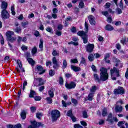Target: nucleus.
<instances>
[{"label": "nucleus", "mask_w": 128, "mask_h": 128, "mask_svg": "<svg viewBox=\"0 0 128 128\" xmlns=\"http://www.w3.org/2000/svg\"><path fill=\"white\" fill-rule=\"evenodd\" d=\"M51 116L53 122H56L60 116V112L58 110H52L51 112Z\"/></svg>", "instance_id": "obj_2"}, {"label": "nucleus", "mask_w": 128, "mask_h": 128, "mask_svg": "<svg viewBox=\"0 0 128 128\" xmlns=\"http://www.w3.org/2000/svg\"><path fill=\"white\" fill-rule=\"evenodd\" d=\"M37 52L38 49L36 48V47L34 46L32 50V56H34V54H36Z\"/></svg>", "instance_id": "obj_28"}, {"label": "nucleus", "mask_w": 128, "mask_h": 128, "mask_svg": "<svg viewBox=\"0 0 128 128\" xmlns=\"http://www.w3.org/2000/svg\"><path fill=\"white\" fill-rule=\"evenodd\" d=\"M89 22L92 26L96 25V18L92 15H90L88 16Z\"/></svg>", "instance_id": "obj_12"}, {"label": "nucleus", "mask_w": 128, "mask_h": 128, "mask_svg": "<svg viewBox=\"0 0 128 128\" xmlns=\"http://www.w3.org/2000/svg\"><path fill=\"white\" fill-rule=\"evenodd\" d=\"M14 128H22V124H18L14 126Z\"/></svg>", "instance_id": "obj_53"}, {"label": "nucleus", "mask_w": 128, "mask_h": 128, "mask_svg": "<svg viewBox=\"0 0 128 128\" xmlns=\"http://www.w3.org/2000/svg\"><path fill=\"white\" fill-rule=\"evenodd\" d=\"M76 86V84L74 82H72L70 83L66 82L65 84V86L68 90H72V88H74Z\"/></svg>", "instance_id": "obj_9"}, {"label": "nucleus", "mask_w": 128, "mask_h": 128, "mask_svg": "<svg viewBox=\"0 0 128 128\" xmlns=\"http://www.w3.org/2000/svg\"><path fill=\"white\" fill-rule=\"evenodd\" d=\"M106 114H108V110H106V108H104L102 112V116H106Z\"/></svg>", "instance_id": "obj_34"}, {"label": "nucleus", "mask_w": 128, "mask_h": 128, "mask_svg": "<svg viewBox=\"0 0 128 128\" xmlns=\"http://www.w3.org/2000/svg\"><path fill=\"white\" fill-rule=\"evenodd\" d=\"M106 122H108L109 124H114V120L112 119V114L110 113L108 116Z\"/></svg>", "instance_id": "obj_14"}, {"label": "nucleus", "mask_w": 128, "mask_h": 128, "mask_svg": "<svg viewBox=\"0 0 128 128\" xmlns=\"http://www.w3.org/2000/svg\"><path fill=\"white\" fill-rule=\"evenodd\" d=\"M34 96H36V92L34 90H30V94H29V96L30 98H34Z\"/></svg>", "instance_id": "obj_25"}, {"label": "nucleus", "mask_w": 128, "mask_h": 128, "mask_svg": "<svg viewBox=\"0 0 128 128\" xmlns=\"http://www.w3.org/2000/svg\"><path fill=\"white\" fill-rule=\"evenodd\" d=\"M0 42L1 44H4V37L2 36H0Z\"/></svg>", "instance_id": "obj_55"}, {"label": "nucleus", "mask_w": 128, "mask_h": 128, "mask_svg": "<svg viewBox=\"0 0 128 128\" xmlns=\"http://www.w3.org/2000/svg\"><path fill=\"white\" fill-rule=\"evenodd\" d=\"M124 124V121H120L118 122V126H122V124Z\"/></svg>", "instance_id": "obj_51"}, {"label": "nucleus", "mask_w": 128, "mask_h": 128, "mask_svg": "<svg viewBox=\"0 0 128 128\" xmlns=\"http://www.w3.org/2000/svg\"><path fill=\"white\" fill-rule=\"evenodd\" d=\"M34 100H42V97L40 96H36L34 97Z\"/></svg>", "instance_id": "obj_60"}, {"label": "nucleus", "mask_w": 128, "mask_h": 128, "mask_svg": "<svg viewBox=\"0 0 128 128\" xmlns=\"http://www.w3.org/2000/svg\"><path fill=\"white\" fill-rule=\"evenodd\" d=\"M20 116L22 120H26V110H23L22 111L20 114Z\"/></svg>", "instance_id": "obj_16"}, {"label": "nucleus", "mask_w": 128, "mask_h": 128, "mask_svg": "<svg viewBox=\"0 0 128 128\" xmlns=\"http://www.w3.org/2000/svg\"><path fill=\"white\" fill-rule=\"evenodd\" d=\"M70 62H72V64H77V62H78V59H72L70 60Z\"/></svg>", "instance_id": "obj_47"}, {"label": "nucleus", "mask_w": 128, "mask_h": 128, "mask_svg": "<svg viewBox=\"0 0 128 128\" xmlns=\"http://www.w3.org/2000/svg\"><path fill=\"white\" fill-rule=\"evenodd\" d=\"M88 59L90 60V62H93L94 60V54H90L88 56Z\"/></svg>", "instance_id": "obj_26"}, {"label": "nucleus", "mask_w": 128, "mask_h": 128, "mask_svg": "<svg viewBox=\"0 0 128 128\" xmlns=\"http://www.w3.org/2000/svg\"><path fill=\"white\" fill-rule=\"evenodd\" d=\"M59 83L60 84H64V78H62V77L59 78Z\"/></svg>", "instance_id": "obj_50"}, {"label": "nucleus", "mask_w": 128, "mask_h": 128, "mask_svg": "<svg viewBox=\"0 0 128 128\" xmlns=\"http://www.w3.org/2000/svg\"><path fill=\"white\" fill-rule=\"evenodd\" d=\"M108 58H110V54H106L104 56V60H108Z\"/></svg>", "instance_id": "obj_62"}, {"label": "nucleus", "mask_w": 128, "mask_h": 128, "mask_svg": "<svg viewBox=\"0 0 128 128\" xmlns=\"http://www.w3.org/2000/svg\"><path fill=\"white\" fill-rule=\"evenodd\" d=\"M52 54L54 56H60V52L56 50H53Z\"/></svg>", "instance_id": "obj_22"}, {"label": "nucleus", "mask_w": 128, "mask_h": 128, "mask_svg": "<svg viewBox=\"0 0 128 128\" xmlns=\"http://www.w3.org/2000/svg\"><path fill=\"white\" fill-rule=\"evenodd\" d=\"M1 6L2 10H6V8H8V3L6 2H2Z\"/></svg>", "instance_id": "obj_18"}, {"label": "nucleus", "mask_w": 128, "mask_h": 128, "mask_svg": "<svg viewBox=\"0 0 128 128\" xmlns=\"http://www.w3.org/2000/svg\"><path fill=\"white\" fill-rule=\"evenodd\" d=\"M46 32H50V34H54V30H52V28L48 27L46 29Z\"/></svg>", "instance_id": "obj_33"}, {"label": "nucleus", "mask_w": 128, "mask_h": 128, "mask_svg": "<svg viewBox=\"0 0 128 128\" xmlns=\"http://www.w3.org/2000/svg\"><path fill=\"white\" fill-rule=\"evenodd\" d=\"M114 74H115L116 76H118V78L120 77V70L116 67H114L112 69L110 70V74L112 76H114Z\"/></svg>", "instance_id": "obj_8"}, {"label": "nucleus", "mask_w": 128, "mask_h": 128, "mask_svg": "<svg viewBox=\"0 0 128 128\" xmlns=\"http://www.w3.org/2000/svg\"><path fill=\"white\" fill-rule=\"evenodd\" d=\"M36 116L37 118H38V120H40V118H42V114L40 112L37 113L36 114Z\"/></svg>", "instance_id": "obj_36"}, {"label": "nucleus", "mask_w": 128, "mask_h": 128, "mask_svg": "<svg viewBox=\"0 0 128 128\" xmlns=\"http://www.w3.org/2000/svg\"><path fill=\"white\" fill-rule=\"evenodd\" d=\"M47 103L48 104H52V98H50V97H48L46 98Z\"/></svg>", "instance_id": "obj_27"}, {"label": "nucleus", "mask_w": 128, "mask_h": 128, "mask_svg": "<svg viewBox=\"0 0 128 128\" xmlns=\"http://www.w3.org/2000/svg\"><path fill=\"white\" fill-rule=\"evenodd\" d=\"M116 12L117 14H122V9H120V8H116Z\"/></svg>", "instance_id": "obj_37"}, {"label": "nucleus", "mask_w": 128, "mask_h": 128, "mask_svg": "<svg viewBox=\"0 0 128 128\" xmlns=\"http://www.w3.org/2000/svg\"><path fill=\"white\" fill-rule=\"evenodd\" d=\"M72 104H75V105L78 104V100H76L74 98H72Z\"/></svg>", "instance_id": "obj_54"}, {"label": "nucleus", "mask_w": 128, "mask_h": 128, "mask_svg": "<svg viewBox=\"0 0 128 128\" xmlns=\"http://www.w3.org/2000/svg\"><path fill=\"white\" fill-rule=\"evenodd\" d=\"M30 110L32 112H36V108L35 106L30 107Z\"/></svg>", "instance_id": "obj_46"}, {"label": "nucleus", "mask_w": 128, "mask_h": 128, "mask_svg": "<svg viewBox=\"0 0 128 128\" xmlns=\"http://www.w3.org/2000/svg\"><path fill=\"white\" fill-rule=\"evenodd\" d=\"M72 32H74V34L76 32V27L73 26L71 30Z\"/></svg>", "instance_id": "obj_58"}, {"label": "nucleus", "mask_w": 128, "mask_h": 128, "mask_svg": "<svg viewBox=\"0 0 128 128\" xmlns=\"http://www.w3.org/2000/svg\"><path fill=\"white\" fill-rule=\"evenodd\" d=\"M34 36L36 37L40 36V32L38 30H36L34 32Z\"/></svg>", "instance_id": "obj_57"}, {"label": "nucleus", "mask_w": 128, "mask_h": 128, "mask_svg": "<svg viewBox=\"0 0 128 128\" xmlns=\"http://www.w3.org/2000/svg\"><path fill=\"white\" fill-rule=\"evenodd\" d=\"M71 68L76 72H80V70H81L80 68L73 65H71Z\"/></svg>", "instance_id": "obj_15"}, {"label": "nucleus", "mask_w": 128, "mask_h": 128, "mask_svg": "<svg viewBox=\"0 0 128 128\" xmlns=\"http://www.w3.org/2000/svg\"><path fill=\"white\" fill-rule=\"evenodd\" d=\"M49 74L50 76H54V71H52V70H50L49 72Z\"/></svg>", "instance_id": "obj_63"}, {"label": "nucleus", "mask_w": 128, "mask_h": 128, "mask_svg": "<svg viewBox=\"0 0 128 128\" xmlns=\"http://www.w3.org/2000/svg\"><path fill=\"white\" fill-rule=\"evenodd\" d=\"M102 14H103V16H106V18H108V11H103L102 12Z\"/></svg>", "instance_id": "obj_40"}, {"label": "nucleus", "mask_w": 128, "mask_h": 128, "mask_svg": "<svg viewBox=\"0 0 128 128\" xmlns=\"http://www.w3.org/2000/svg\"><path fill=\"white\" fill-rule=\"evenodd\" d=\"M16 70L18 72H25L24 69V68H22V67L21 68H20V69H18V68H16Z\"/></svg>", "instance_id": "obj_43"}, {"label": "nucleus", "mask_w": 128, "mask_h": 128, "mask_svg": "<svg viewBox=\"0 0 128 128\" xmlns=\"http://www.w3.org/2000/svg\"><path fill=\"white\" fill-rule=\"evenodd\" d=\"M116 104H124V102L122 99H120L119 100H118L116 102Z\"/></svg>", "instance_id": "obj_61"}, {"label": "nucleus", "mask_w": 128, "mask_h": 128, "mask_svg": "<svg viewBox=\"0 0 128 128\" xmlns=\"http://www.w3.org/2000/svg\"><path fill=\"white\" fill-rule=\"evenodd\" d=\"M45 82H46L42 79V78H34V86H43V84H44Z\"/></svg>", "instance_id": "obj_4"}, {"label": "nucleus", "mask_w": 128, "mask_h": 128, "mask_svg": "<svg viewBox=\"0 0 128 128\" xmlns=\"http://www.w3.org/2000/svg\"><path fill=\"white\" fill-rule=\"evenodd\" d=\"M17 64H18L20 68H22V62L20 60H18Z\"/></svg>", "instance_id": "obj_49"}, {"label": "nucleus", "mask_w": 128, "mask_h": 128, "mask_svg": "<svg viewBox=\"0 0 128 128\" xmlns=\"http://www.w3.org/2000/svg\"><path fill=\"white\" fill-rule=\"evenodd\" d=\"M28 86V82L26 81H24V82L23 83V88H22V90H24L26 88V86Z\"/></svg>", "instance_id": "obj_42"}, {"label": "nucleus", "mask_w": 128, "mask_h": 128, "mask_svg": "<svg viewBox=\"0 0 128 128\" xmlns=\"http://www.w3.org/2000/svg\"><path fill=\"white\" fill-rule=\"evenodd\" d=\"M74 128H83L84 127L80 124H74Z\"/></svg>", "instance_id": "obj_45"}, {"label": "nucleus", "mask_w": 128, "mask_h": 128, "mask_svg": "<svg viewBox=\"0 0 128 128\" xmlns=\"http://www.w3.org/2000/svg\"><path fill=\"white\" fill-rule=\"evenodd\" d=\"M80 124L83 126H88V124L84 121H80Z\"/></svg>", "instance_id": "obj_59"}, {"label": "nucleus", "mask_w": 128, "mask_h": 128, "mask_svg": "<svg viewBox=\"0 0 128 128\" xmlns=\"http://www.w3.org/2000/svg\"><path fill=\"white\" fill-rule=\"evenodd\" d=\"M21 48L22 50H28V46H24V45H23L21 47Z\"/></svg>", "instance_id": "obj_52"}, {"label": "nucleus", "mask_w": 128, "mask_h": 128, "mask_svg": "<svg viewBox=\"0 0 128 128\" xmlns=\"http://www.w3.org/2000/svg\"><path fill=\"white\" fill-rule=\"evenodd\" d=\"M84 26V32L88 34V22H85Z\"/></svg>", "instance_id": "obj_24"}, {"label": "nucleus", "mask_w": 128, "mask_h": 128, "mask_svg": "<svg viewBox=\"0 0 128 128\" xmlns=\"http://www.w3.org/2000/svg\"><path fill=\"white\" fill-rule=\"evenodd\" d=\"M56 36H62V32L58 30H56Z\"/></svg>", "instance_id": "obj_64"}, {"label": "nucleus", "mask_w": 128, "mask_h": 128, "mask_svg": "<svg viewBox=\"0 0 128 128\" xmlns=\"http://www.w3.org/2000/svg\"><path fill=\"white\" fill-rule=\"evenodd\" d=\"M105 30H108L111 32V30H114V26H112L110 24H107L105 26Z\"/></svg>", "instance_id": "obj_20"}, {"label": "nucleus", "mask_w": 128, "mask_h": 128, "mask_svg": "<svg viewBox=\"0 0 128 128\" xmlns=\"http://www.w3.org/2000/svg\"><path fill=\"white\" fill-rule=\"evenodd\" d=\"M94 98V93H90L88 95V100L92 102V98Z\"/></svg>", "instance_id": "obj_23"}, {"label": "nucleus", "mask_w": 128, "mask_h": 128, "mask_svg": "<svg viewBox=\"0 0 128 128\" xmlns=\"http://www.w3.org/2000/svg\"><path fill=\"white\" fill-rule=\"evenodd\" d=\"M66 66H68V62H66V60H64L62 68H66Z\"/></svg>", "instance_id": "obj_32"}, {"label": "nucleus", "mask_w": 128, "mask_h": 128, "mask_svg": "<svg viewBox=\"0 0 128 128\" xmlns=\"http://www.w3.org/2000/svg\"><path fill=\"white\" fill-rule=\"evenodd\" d=\"M82 117L84 118H88V112H86V111L82 112Z\"/></svg>", "instance_id": "obj_30"}, {"label": "nucleus", "mask_w": 128, "mask_h": 128, "mask_svg": "<svg viewBox=\"0 0 128 128\" xmlns=\"http://www.w3.org/2000/svg\"><path fill=\"white\" fill-rule=\"evenodd\" d=\"M2 18H4V20H6V18H10L8 12L6 10H2Z\"/></svg>", "instance_id": "obj_11"}, {"label": "nucleus", "mask_w": 128, "mask_h": 128, "mask_svg": "<svg viewBox=\"0 0 128 128\" xmlns=\"http://www.w3.org/2000/svg\"><path fill=\"white\" fill-rule=\"evenodd\" d=\"M96 86H92V88L90 89V92H96Z\"/></svg>", "instance_id": "obj_41"}, {"label": "nucleus", "mask_w": 128, "mask_h": 128, "mask_svg": "<svg viewBox=\"0 0 128 128\" xmlns=\"http://www.w3.org/2000/svg\"><path fill=\"white\" fill-rule=\"evenodd\" d=\"M39 48H44V40L42 39H40Z\"/></svg>", "instance_id": "obj_31"}, {"label": "nucleus", "mask_w": 128, "mask_h": 128, "mask_svg": "<svg viewBox=\"0 0 128 128\" xmlns=\"http://www.w3.org/2000/svg\"><path fill=\"white\" fill-rule=\"evenodd\" d=\"M27 60L30 64H32V66H34V61L32 58H27Z\"/></svg>", "instance_id": "obj_21"}, {"label": "nucleus", "mask_w": 128, "mask_h": 128, "mask_svg": "<svg viewBox=\"0 0 128 128\" xmlns=\"http://www.w3.org/2000/svg\"><path fill=\"white\" fill-rule=\"evenodd\" d=\"M14 35V32L12 31H8L6 32V40H8L10 42H14L16 40V38L12 36Z\"/></svg>", "instance_id": "obj_3"}, {"label": "nucleus", "mask_w": 128, "mask_h": 128, "mask_svg": "<svg viewBox=\"0 0 128 128\" xmlns=\"http://www.w3.org/2000/svg\"><path fill=\"white\" fill-rule=\"evenodd\" d=\"M31 124L34 128H38L40 126H42V123L40 122H37L36 121L32 122Z\"/></svg>", "instance_id": "obj_13"}, {"label": "nucleus", "mask_w": 128, "mask_h": 128, "mask_svg": "<svg viewBox=\"0 0 128 128\" xmlns=\"http://www.w3.org/2000/svg\"><path fill=\"white\" fill-rule=\"evenodd\" d=\"M91 68L92 69V70L93 72H96V66L92 64L91 66Z\"/></svg>", "instance_id": "obj_44"}, {"label": "nucleus", "mask_w": 128, "mask_h": 128, "mask_svg": "<svg viewBox=\"0 0 128 128\" xmlns=\"http://www.w3.org/2000/svg\"><path fill=\"white\" fill-rule=\"evenodd\" d=\"M94 48V44H89L86 46V50L88 52H92Z\"/></svg>", "instance_id": "obj_10"}, {"label": "nucleus", "mask_w": 128, "mask_h": 128, "mask_svg": "<svg viewBox=\"0 0 128 128\" xmlns=\"http://www.w3.org/2000/svg\"><path fill=\"white\" fill-rule=\"evenodd\" d=\"M15 32H17V34H20L22 32V29L20 28H16L14 29Z\"/></svg>", "instance_id": "obj_39"}, {"label": "nucleus", "mask_w": 128, "mask_h": 128, "mask_svg": "<svg viewBox=\"0 0 128 128\" xmlns=\"http://www.w3.org/2000/svg\"><path fill=\"white\" fill-rule=\"evenodd\" d=\"M52 63L54 66H53L54 68H56V66H58V60H56V57H54L52 59Z\"/></svg>", "instance_id": "obj_19"}, {"label": "nucleus", "mask_w": 128, "mask_h": 128, "mask_svg": "<svg viewBox=\"0 0 128 128\" xmlns=\"http://www.w3.org/2000/svg\"><path fill=\"white\" fill-rule=\"evenodd\" d=\"M78 8H84V3L82 2H80L79 4Z\"/></svg>", "instance_id": "obj_35"}, {"label": "nucleus", "mask_w": 128, "mask_h": 128, "mask_svg": "<svg viewBox=\"0 0 128 128\" xmlns=\"http://www.w3.org/2000/svg\"><path fill=\"white\" fill-rule=\"evenodd\" d=\"M77 34L82 36L84 44H88V34L86 33L84 31H78Z\"/></svg>", "instance_id": "obj_5"}, {"label": "nucleus", "mask_w": 128, "mask_h": 128, "mask_svg": "<svg viewBox=\"0 0 128 128\" xmlns=\"http://www.w3.org/2000/svg\"><path fill=\"white\" fill-rule=\"evenodd\" d=\"M100 71L101 72L100 73V78L98 74H94V79L95 80L96 82H100V80L106 82V80H108V69L102 67L100 68Z\"/></svg>", "instance_id": "obj_1"}, {"label": "nucleus", "mask_w": 128, "mask_h": 128, "mask_svg": "<svg viewBox=\"0 0 128 128\" xmlns=\"http://www.w3.org/2000/svg\"><path fill=\"white\" fill-rule=\"evenodd\" d=\"M48 94L50 98H52L54 96V92H52V90L48 91Z\"/></svg>", "instance_id": "obj_38"}, {"label": "nucleus", "mask_w": 128, "mask_h": 128, "mask_svg": "<svg viewBox=\"0 0 128 128\" xmlns=\"http://www.w3.org/2000/svg\"><path fill=\"white\" fill-rule=\"evenodd\" d=\"M86 58H84V57H82L80 64H86Z\"/></svg>", "instance_id": "obj_48"}, {"label": "nucleus", "mask_w": 128, "mask_h": 128, "mask_svg": "<svg viewBox=\"0 0 128 128\" xmlns=\"http://www.w3.org/2000/svg\"><path fill=\"white\" fill-rule=\"evenodd\" d=\"M107 22L109 24H112V17H108Z\"/></svg>", "instance_id": "obj_56"}, {"label": "nucleus", "mask_w": 128, "mask_h": 128, "mask_svg": "<svg viewBox=\"0 0 128 128\" xmlns=\"http://www.w3.org/2000/svg\"><path fill=\"white\" fill-rule=\"evenodd\" d=\"M114 94H124V89L122 86H118V88L114 91Z\"/></svg>", "instance_id": "obj_7"}, {"label": "nucleus", "mask_w": 128, "mask_h": 128, "mask_svg": "<svg viewBox=\"0 0 128 128\" xmlns=\"http://www.w3.org/2000/svg\"><path fill=\"white\" fill-rule=\"evenodd\" d=\"M66 116H70V118L72 117L74 115H72V110H69L67 112Z\"/></svg>", "instance_id": "obj_29"}, {"label": "nucleus", "mask_w": 128, "mask_h": 128, "mask_svg": "<svg viewBox=\"0 0 128 128\" xmlns=\"http://www.w3.org/2000/svg\"><path fill=\"white\" fill-rule=\"evenodd\" d=\"M35 70L38 74H42L46 72V70L44 69V68L40 65H37L36 66Z\"/></svg>", "instance_id": "obj_6"}, {"label": "nucleus", "mask_w": 128, "mask_h": 128, "mask_svg": "<svg viewBox=\"0 0 128 128\" xmlns=\"http://www.w3.org/2000/svg\"><path fill=\"white\" fill-rule=\"evenodd\" d=\"M115 112H122V106L118 105L116 106L115 107Z\"/></svg>", "instance_id": "obj_17"}]
</instances>
